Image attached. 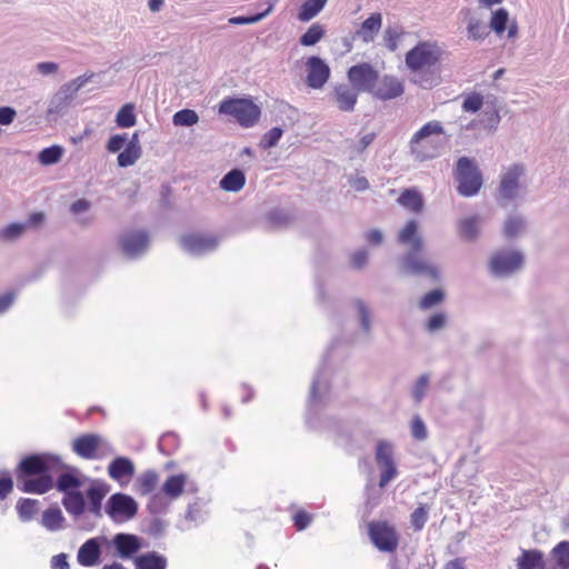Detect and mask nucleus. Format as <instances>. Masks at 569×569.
Listing matches in <instances>:
<instances>
[{
	"label": "nucleus",
	"instance_id": "f257e3e1",
	"mask_svg": "<svg viewBox=\"0 0 569 569\" xmlns=\"http://www.w3.org/2000/svg\"><path fill=\"white\" fill-rule=\"evenodd\" d=\"M64 467L61 458L52 453H31L17 466V487L26 493L43 495L53 488L52 472Z\"/></svg>",
	"mask_w": 569,
	"mask_h": 569
},
{
	"label": "nucleus",
	"instance_id": "f03ea898",
	"mask_svg": "<svg viewBox=\"0 0 569 569\" xmlns=\"http://www.w3.org/2000/svg\"><path fill=\"white\" fill-rule=\"evenodd\" d=\"M332 348L333 345L329 348L327 355L322 358L319 369L311 381L307 402L306 422L309 428L318 431L337 432L339 430V421L336 418L322 415L325 407L330 400V385L328 381L326 367L328 356Z\"/></svg>",
	"mask_w": 569,
	"mask_h": 569
},
{
	"label": "nucleus",
	"instance_id": "7ed1b4c3",
	"mask_svg": "<svg viewBox=\"0 0 569 569\" xmlns=\"http://www.w3.org/2000/svg\"><path fill=\"white\" fill-rule=\"evenodd\" d=\"M398 242L410 246L409 251L400 259V269L409 276H428L435 281L440 280V271L419 257L423 248V240L418 234V222L409 220L398 234Z\"/></svg>",
	"mask_w": 569,
	"mask_h": 569
},
{
	"label": "nucleus",
	"instance_id": "20e7f679",
	"mask_svg": "<svg viewBox=\"0 0 569 569\" xmlns=\"http://www.w3.org/2000/svg\"><path fill=\"white\" fill-rule=\"evenodd\" d=\"M445 133L441 122L431 120L425 123L410 139V153L416 160L425 161L440 154L441 143L432 139V136Z\"/></svg>",
	"mask_w": 569,
	"mask_h": 569
},
{
	"label": "nucleus",
	"instance_id": "39448f33",
	"mask_svg": "<svg viewBox=\"0 0 569 569\" xmlns=\"http://www.w3.org/2000/svg\"><path fill=\"white\" fill-rule=\"evenodd\" d=\"M219 113L233 117L244 127H252L260 118V108L248 99L227 98L219 104Z\"/></svg>",
	"mask_w": 569,
	"mask_h": 569
},
{
	"label": "nucleus",
	"instance_id": "423d86ee",
	"mask_svg": "<svg viewBox=\"0 0 569 569\" xmlns=\"http://www.w3.org/2000/svg\"><path fill=\"white\" fill-rule=\"evenodd\" d=\"M456 180L458 193L463 197L477 194L482 186V176L475 161L468 157H461L457 161Z\"/></svg>",
	"mask_w": 569,
	"mask_h": 569
},
{
	"label": "nucleus",
	"instance_id": "0eeeda50",
	"mask_svg": "<svg viewBox=\"0 0 569 569\" xmlns=\"http://www.w3.org/2000/svg\"><path fill=\"white\" fill-rule=\"evenodd\" d=\"M103 509L114 523H123L137 516L139 505L130 495L116 492L108 498Z\"/></svg>",
	"mask_w": 569,
	"mask_h": 569
},
{
	"label": "nucleus",
	"instance_id": "6e6552de",
	"mask_svg": "<svg viewBox=\"0 0 569 569\" xmlns=\"http://www.w3.org/2000/svg\"><path fill=\"white\" fill-rule=\"evenodd\" d=\"M142 548V538L134 533L118 532L112 538L106 537V551L113 558L134 559Z\"/></svg>",
	"mask_w": 569,
	"mask_h": 569
},
{
	"label": "nucleus",
	"instance_id": "1a4fd4ad",
	"mask_svg": "<svg viewBox=\"0 0 569 569\" xmlns=\"http://www.w3.org/2000/svg\"><path fill=\"white\" fill-rule=\"evenodd\" d=\"M368 536L372 545L381 552H395L399 546V533L388 521L369 522Z\"/></svg>",
	"mask_w": 569,
	"mask_h": 569
},
{
	"label": "nucleus",
	"instance_id": "9d476101",
	"mask_svg": "<svg viewBox=\"0 0 569 569\" xmlns=\"http://www.w3.org/2000/svg\"><path fill=\"white\" fill-rule=\"evenodd\" d=\"M523 254L518 250H501L492 254L489 271L496 278H506L521 269Z\"/></svg>",
	"mask_w": 569,
	"mask_h": 569
},
{
	"label": "nucleus",
	"instance_id": "9b49d317",
	"mask_svg": "<svg viewBox=\"0 0 569 569\" xmlns=\"http://www.w3.org/2000/svg\"><path fill=\"white\" fill-rule=\"evenodd\" d=\"M149 242V234L146 230L123 231L118 239L123 256L131 260L139 259L146 254Z\"/></svg>",
	"mask_w": 569,
	"mask_h": 569
},
{
	"label": "nucleus",
	"instance_id": "f8f14e48",
	"mask_svg": "<svg viewBox=\"0 0 569 569\" xmlns=\"http://www.w3.org/2000/svg\"><path fill=\"white\" fill-rule=\"evenodd\" d=\"M375 459L381 470L379 487L385 488L398 475V469L393 460L392 445L387 440L378 441Z\"/></svg>",
	"mask_w": 569,
	"mask_h": 569
},
{
	"label": "nucleus",
	"instance_id": "ddd939ff",
	"mask_svg": "<svg viewBox=\"0 0 569 569\" xmlns=\"http://www.w3.org/2000/svg\"><path fill=\"white\" fill-rule=\"evenodd\" d=\"M347 77L350 86L357 91L372 93L379 73L370 63L362 62L350 67Z\"/></svg>",
	"mask_w": 569,
	"mask_h": 569
},
{
	"label": "nucleus",
	"instance_id": "4468645a",
	"mask_svg": "<svg viewBox=\"0 0 569 569\" xmlns=\"http://www.w3.org/2000/svg\"><path fill=\"white\" fill-rule=\"evenodd\" d=\"M438 60V53L428 42H419L406 53V64L410 71L433 67Z\"/></svg>",
	"mask_w": 569,
	"mask_h": 569
},
{
	"label": "nucleus",
	"instance_id": "2eb2a0df",
	"mask_svg": "<svg viewBox=\"0 0 569 569\" xmlns=\"http://www.w3.org/2000/svg\"><path fill=\"white\" fill-rule=\"evenodd\" d=\"M103 547L106 548V536H97L86 540L78 549V563L88 568L100 565Z\"/></svg>",
	"mask_w": 569,
	"mask_h": 569
},
{
	"label": "nucleus",
	"instance_id": "dca6fc26",
	"mask_svg": "<svg viewBox=\"0 0 569 569\" xmlns=\"http://www.w3.org/2000/svg\"><path fill=\"white\" fill-rule=\"evenodd\" d=\"M180 246L192 256H202L213 252L219 246V239L208 234H186L180 238Z\"/></svg>",
	"mask_w": 569,
	"mask_h": 569
},
{
	"label": "nucleus",
	"instance_id": "f3484780",
	"mask_svg": "<svg viewBox=\"0 0 569 569\" xmlns=\"http://www.w3.org/2000/svg\"><path fill=\"white\" fill-rule=\"evenodd\" d=\"M306 83L311 89H321L330 78L329 66L318 56H311L307 59Z\"/></svg>",
	"mask_w": 569,
	"mask_h": 569
},
{
	"label": "nucleus",
	"instance_id": "a211bd4d",
	"mask_svg": "<svg viewBox=\"0 0 569 569\" xmlns=\"http://www.w3.org/2000/svg\"><path fill=\"white\" fill-rule=\"evenodd\" d=\"M110 486L104 481L93 480L86 489L87 509L94 518L102 517V501L108 495Z\"/></svg>",
	"mask_w": 569,
	"mask_h": 569
},
{
	"label": "nucleus",
	"instance_id": "6ab92c4d",
	"mask_svg": "<svg viewBox=\"0 0 569 569\" xmlns=\"http://www.w3.org/2000/svg\"><path fill=\"white\" fill-rule=\"evenodd\" d=\"M403 92V83L397 77L385 74L378 79L371 94L378 100L388 101L402 96Z\"/></svg>",
	"mask_w": 569,
	"mask_h": 569
},
{
	"label": "nucleus",
	"instance_id": "aec40b11",
	"mask_svg": "<svg viewBox=\"0 0 569 569\" xmlns=\"http://www.w3.org/2000/svg\"><path fill=\"white\" fill-rule=\"evenodd\" d=\"M523 168L519 164L512 166L501 178L499 186V196L498 200L502 203V201H511L513 200L519 190V178L522 174Z\"/></svg>",
	"mask_w": 569,
	"mask_h": 569
},
{
	"label": "nucleus",
	"instance_id": "412c9836",
	"mask_svg": "<svg viewBox=\"0 0 569 569\" xmlns=\"http://www.w3.org/2000/svg\"><path fill=\"white\" fill-rule=\"evenodd\" d=\"M62 469H66V471L58 476L53 487H56V489L63 495L79 491L84 482V477L81 475L79 469L67 466H64Z\"/></svg>",
	"mask_w": 569,
	"mask_h": 569
},
{
	"label": "nucleus",
	"instance_id": "4be33fe9",
	"mask_svg": "<svg viewBox=\"0 0 569 569\" xmlns=\"http://www.w3.org/2000/svg\"><path fill=\"white\" fill-rule=\"evenodd\" d=\"M134 471V463L128 457L118 456L108 465V476L120 485L128 482L133 477Z\"/></svg>",
	"mask_w": 569,
	"mask_h": 569
},
{
	"label": "nucleus",
	"instance_id": "5701e85b",
	"mask_svg": "<svg viewBox=\"0 0 569 569\" xmlns=\"http://www.w3.org/2000/svg\"><path fill=\"white\" fill-rule=\"evenodd\" d=\"M359 93V91L347 83L337 84L332 92L337 107L342 112H352L355 110Z\"/></svg>",
	"mask_w": 569,
	"mask_h": 569
},
{
	"label": "nucleus",
	"instance_id": "b1692460",
	"mask_svg": "<svg viewBox=\"0 0 569 569\" xmlns=\"http://www.w3.org/2000/svg\"><path fill=\"white\" fill-rule=\"evenodd\" d=\"M206 503L200 499H197L194 502L189 503L187 511L183 517V521L179 526L181 530H190L202 525L208 517V511L206 510Z\"/></svg>",
	"mask_w": 569,
	"mask_h": 569
},
{
	"label": "nucleus",
	"instance_id": "393cba45",
	"mask_svg": "<svg viewBox=\"0 0 569 569\" xmlns=\"http://www.w3.org/2000/svg\"><path fill=\"white\" fill-rule=\"evenodd\" d=\"M101 443V437L94 433H87L76 438L72 442L73 451L81 458L93 459Z\"/></svg>",
	"mask_w": 569,
	"mask_h": 569
},
{
	"label": "nucleus",
	"instance_id": "a878e982",
	"mask_svg": "<svg viewBox=\"0 0 569 569\" xmlns=\"http://www.w3.org/2000/svg\"><path fill=\"white\" fill-rule=\"evenodd\" d=\"M382 26V14L380 12L371 13L356 30L355 37L365 43L372 42Z\"/></svg>",
	"mask_w": 569,
	"mask_h": 569
},
{
	"label": "nucleus",
	"instance_id": "bb28decb",
	"mask_svg": "<svg viewBox=\"0 0 569 569\" xmlns=\"http://www.w3.org/2000/svg\"><path fill=\"white\" fill-rule=\"evenodd\" d=\"M134 569H167V558L157 551H147L133 559Z\"/></svg>",
	"mask_w": 569,
	"mask_h": 569
},
{
	"label": "nucleus",
	"instance_id": "cd10ccee",
	"mask_svg": "<svg viewBox=\"0 0 569 569\" xmlns=\"http://www.w3.org/2000/svg\"><path fill=\"white\" fill-rule=\"evenodd\" d=\"M86 492L74 491L70 492L68 495H63L62 498V506L64 507L66 511L73 517L74 519H78L81 517L87 509V501H86Z\"/></svg>",
	"mask_w": 569,
	"mask_h": 569
},
{
	"label": "nucleus",
	"instance_id": "c85d7f7f",
	"mask_svg": "<svg viewBox=\"0 0 569 569\" xmlns=\"http://www.w3.org/2000/svg\"><path fill=\"white\" fill-rule=\"evenodd\" d=\"M481 218L478 214L463 218L459 221V236L469 242H473L480 234Z\"/></svg>",
	"mask_w": 569,
	"mask_h": 569
},
{
	"label": "nucleus",
	"instance_id": "c756f323",
	"mask_svg": "<svg viewBox=\"0 0 569 569\" xmlns=\"http://www.w3.org/2000/svg\"><path fill=\"white\" fill-rule=\"evenodd\" d=\"M518 569H546L543 553L537 549L522 550L517 559Z\"/></svg>",
	"mask_w": 569,
	"mask_h": 569
},
{
	"label": "nucleus",
	"instance_id": "7c9ffc66",
	"mask_svg": "<svg viewBox=\"0 0 569 569\" xmlns=\"http://www.w3.org/2000/svg\"><path fill=\"white\" fill-rule=\"evenodd\" d=\"M246 183L244 172L234 168L228 171L220 180L219 186L222 190L228 192H238L240 191Z\"/></svg>",
	"mask_w": 569,
	"mask_h": 569
},
{
	"label": "nucleus",
	"instance_id": "2f4dec72",
	"mask_svg": "<svg viewBox=\"0 0 569 569\" xmlns=\"http://www.w3.org/2000/svg\"><path fill=\"white\" fill-rule=\"evenodd\" d=\"M398 202L413 213H419L423 209V198L421 193L413 188L405 189L399 196Z\"/></svg>",
	"mask_w": 569,
	"mask_h": 569
},
{
	"label": "nucleus",
	"instance_id": "473e14b6",
	"mask_svg": "<svg viewBox=\"0 0 569 569\" xmlns=\"http://www.w3.org/2000/svg\"><path fill=\"white\" fill-rule=\"evenodd\" d=\"M353 308L356 310V316L359 322L360 330L369 336L372 329L371 322V310L367 302L360 298H356L352 301Z\"/></svg>",
	"mask_w": 569,
	"mask_h": 569
},
{
	"label": "nucleus",
	"instance_id": "72a5a7b5",
	"mask_svg": "<svg viewBox=\"0 0 569 569\" xmlns=\"http://www.w3.org/2000/svg\"><path fill=\"white\" fill-rule=\"evenodd\" d=\"M187 486V475L178 473L169 476L162 485V492L170 499H177Z\"/></svg>",
	"mask_w": 569,
	"mask_h": 569
},
{
	"label": "nucleus",
	"instance_id": "f704fd0d",
	"mask_svg": "<svg viewBox=\"0 0 569 569\" xmlns=\"http://www.w3.org/2000/svg\"><path fill=\"white\" fill-rule=\"evenodd\" d=\"M64 517L59 507H50L42 513L41 525L49 531L54 532L63 528Z\"/></svg>",
	"mask_w": 569,
	"mask_h": 569
},
{
	"label": "nucleus",
	"instance_id": "c9c22d12",
	"mask_svg": "<svg viewBox=\"0 0 569 569\" xmlns=\"http://www.w3.org/2000/svg\"><path fill=\"white\" fill-rule=\"evenodd\" d=\"M159 481V476L154 470H147L142 472L136 481L137 491L147 496L154 491Z\"/></svg>",
	"mask_w": 569,
	"mask_h": 569
},
{
	"label": "nucleus",
	"instance_id": "e433bc0d",
	"mask_svg": "<svg viewBox=\"0 0 569 569\" xmlns=\"http://www.w3.org/2000/svg\"><path fill=\"white\" fill-rule=\"evenodd\" d=\"M328 0H306L299 8L298 19L302 22L310 21L325 8Z\"/></svg>",
	"mask_w": 569,
	"mask_h": 569
},
{
	"label": "nucleus",
	"instance_id": "4c0bfd02",
	"mask_svg": "<svg viewBox=\"0 0 569 569\" xmlns=\"http://www.w3.org/2000/svg\"><path fill=\"white\" fill-rule=\"evenodd\" d=\"M38 505L39 502L36 499L20 498L16 506L19 519L22 522L30 521L38 512Z\"/></svg>",
	"mask_w": 569,
	"mask_h": 569
},
{
	"label": "nucleus",
	"instance_id": "58836bf2",
	"mask_svg": "<svg viewBox=\"0 0 569 569\" xmlns=\"http://www.w3.org/2000/svg\"><path fill=\"white\" fill-rule=\"evenodd\" d=\"M266 218L268 223L274 229L284 228L292 221V216L287 210L281 208L271 209L267 213Z\"/></svg>",
	"mask_w": 569,
	"mask_h": 569
},
{
	"label": "nucleus",
	"instance_id": "ea45409f",
	"mask_svg": "<svg viewBox=\"0 0 569 569\" xmlns=\"http://www.w3.org/2000/svg\"><path fill=\"white\" fill-rule=\"evenodd\" d=\"M63 148L58 144H53L47 148H43L38 153V160L43 166H51L58 163L63 156Z\"/></svg>",
	"mask_w": 569,
	"mask_h": 569
},
{
	"label": "nucleus",
	"instance_id": "a19ab883",
	"mask_svg": "<svg viewBox=\"0 0 569 569\" xmlns=\"http://www.w3.org/2000/svg\"><path fill=\"white\" fill-rule=\"evenodd\" d=\"M137 118L134 114V107L127 103L120 108L116 116V123L119 128H131L136 124Z\"/></svg>",
	"mask_w": 569,
	"mask_h": 569
},
{
	"label": "nucleus",
	"instance_id": "79ce46f5",
	"mask_svg": "<svg viewBox=\"0 0 569 569\" xmlns=\"http://www.w3.org/2000/svg\"><path fill=\"white\" fill-rule=\"evenodd\" d=\"M325 36V29L319 23L311 24L308 30L300 37V44L303 47H312L317 44Z\"/></svg>",
	"mask_w": 569,
	"mask_h": 569
},
{
	"label": "nucleus",
	"instance_id": "37998d69",
	"mask_svg": "<svg viewBox=\"0 0 569 569\" xmlns=\"http://www.w3.org/2000/svg\"><path fill=\"white\" fill-rule=\"evenodd\" d=\"M402 36L403 30L401 27L388 26L383 31V44L389 51L395 52Z\"/></svg>",
	"mask_w": 569,
	"mask_h": 569
},
{
	"label": "nucleus",
	"instance_id": "c03bdc74",
	"mask_svg": "<svg viewBox=\"0 0 569 569\" xmlns=\"http://www.w3.org/2000/svg\"><path fill=\"white\" fill-rule=\"evenodd\" d=\"M199 121L198 113L192 109H181L172 117V123L176 127H192Z\"/></svg>",
	"mask_w": 569,
	"mask_h": 569
},
{
	"label": "nucleus",
	"instance_id": "a18cd8bd",
	"mask_svg": "<svg viewBox=\"0 0 569 569\" xmlns=\"http://www.w3.org/2000/svg\"><path fill=\"white\" fill-rule=\"evenodd\" d=\"M179 447V437L174 432L163 433L158 441V449L164 456H171Z\"/></svg>",
	"mask_w": 569,
	"mask_h": 569
},
{
	"label": "nucleus",
	"instance_id": "49530a36",
	"mask_svg": "<svg viewBox=\"0 0 569 569\" xmlns=\"http://www.w3.org/2000/svg\"><path fill=\"white\" fill-rule=\"evenodd\" d=\"M413 78L412 81L416 84H419L423 89H431L438 84V76L435 71L430 70H420V71H412Z\"/></svg>",
	"mask_w": 569,
	"mask_h": 569
},
{
	"label": "nucleus",
	"instance_id": "de8ad7c7",
	"mask_svg": "<svg viewBox=\"0 0 569 569\" xmlns=\"http://www.w3.org/2000/svg\"><path fill=\"white\" fill-rule=\"evenodd\" d=\"M509 21V13L506 9L499 8L492 12L489 28L497 34H502Z\"/></svg>",
	"mask_w": 569,
	"mask_h": 569
},
{
	"label": "nucleus",
	"instance_id": "09e8293b",
	"mask_svg": "<svg viewBox=\"0 0 569 569\" xmlns=\"http://www.w3.org/2000/svg\"><path fill=\"white\" fill-rule=\"evenodd\" d=\"M551 555L560 569L569 568V541H560L557 543Z\"/></svg>",
	"mask_w": 569,
	"mask_h": 569
},
{
	"label": "nucleus",
	"instance_id": "8fccbe9b",
	"mask_svg": "<svg viewBox=\"0 0 569 569\" xmlns=\"http://www.w3.org/2000/svg\"><path fill=\"white\" fill-rule=\"evenodd\" d=\"M445 299V292L442 289H432L425 293L419 301V308L422 310L431 309L440 305Z\"/></svg>",
	"mask_w": 569,
	"mask_h": 569
},
{
	"label": "nucleus",
	"instance_id": "3c124183",
	"mask_svg": "<svg viewBox=\"0 0 569 569\" xmlns=\"http://www.w3.org/2000/svg\"><path fill=\"white\" fill-rule=\"evenodd\" d=\"M429 381H430V375L429 373H422L413 383L411 396L416 403H420L428 391L429 388Z\"/></svg>",
	"mask_w": 569,
	"mask_h": 569
},
{
	"label": "nucleus",
	"instance_id": "603ef678",
	"mask_svg": "<svg viewBox=\"0 0 569 569\" xmlns=\"http://www.w3.org/2000/svg\"><path fill=\"white\" fill-rule=\"evenodd\" d=\"M526 221L520 216H510L503 227V234L506 238H515L523 229Z\"/></svg>",
	"mask_w": 569,
	"mask_h": 569
},
{
	"label": "nucleus",
	"instance_id": "864d4df0",
	"mask_svg": "<svg viewBox=\"0 0 569 569\" xmlns=\"http://www.w3.org/2000/svg\"><path fill=\"white\" fill-rule=\"evenodd\" d=\"M429 518V509L426 505H420L410 515V523L415 531L423 529Z\"/></svg>",
	"mask_w": 569,
	"mask_h": 569
},
{
	"label": "nucleus",
	"instance_id": "5fc2aeb1",
	"mask_svg": "<svg viewBox=\"0 0 569 569\" xmlns=\"http://www.w3.org/2000/svg\"><path fill=\"white\" fill-rule=\"evenodd\" d=\"M272 10V6H269L264 11L249 16H237L229 19L230 24L242 26L253 24L264 19Z\"/></svg>",
	"mask_w": 569,
	"mask_h": 569
},
{
	"label": "nucleus",
	"instance_id": "6e6d98bb",
	"mask_svg": "<svg viewBox=\"0 0 569 569\" xmlns=\"http://www.w3.org/2000/svg\"><path fill=\"white\" fill-rule=\"evenodd\" d=\"M467 32L468 38L473 40H483L489 34L488 27L477 19L469 20Z\"/></svg>",
	"mask_w": 569,
	"mask_h": 569
},
{
	"label": "nucleus",
	"instance_id": "4d7b16f0",
	"mask_svg": "<svg viewBox=\"0 0 569 569\" xmlns=\"http://www.w3.org/2000/svg\"><path fill=\"white\" fill-rule=\"evenodd\" d=\"M141 152L133 150V147H124L122 151L119 152L117 162L121 168H128L136 163V161L140 158Z\"/></svg>",
	"mask_w": 569,
	"mask_h": 569
},
{
	"label": "nucleus",
	"instance_id": "13d9d810",
	"mask_svg": "<svg viewBox=\"0 0 569 569\" xmlns=\"http://www.w3.org/2000/svg\"><path fill=\"white\" fill-rule=\"evenodd\" d=\"M282 134L283 130L280 127H273L263 134L260 141V147L264 150L276 147Z\"/></svg>",
	"mask_w": 569,
	"mask_h": 569
},
{
	"label": "nucleus",
	"instance_id": "bf43d9fd",
	"mask_svg": "<svg viewBox=\"0 0 569 569\" xmlns=\"http://www.w3.org/2000/svg\"><path fill=\"white\" fill-rule=\"evenodd\" d=\"M483 104V97L478 92L468 94L462 101V110L465 112L476 113Z\"/></svg>",
	"mask_w": 569,
	"mask_h": 569
},
{
	"label": "nucleus",
	"instance_id": "052dcab7",
	"mask_svg": "<svg viewBox=\"0 0 569 569\" xmlns=\"http://www.w3.org/2000/svg\"><path fill=\"white\" fill-rule=\"evenodd\" d=\"M71 101L63 97L59 91L51 98L48 107L49 114H61L66 110Z\"/></svg>",
	"mask_w": 569,
	"mask_h": 569
},
{
	"label": "nucleus",
	"instance_id": "680f3d73",
	"mask_svg": "<svg viewBox=\"0 0 569 569\" xmlns=\"http://www.w3.org/2000/svg\"><path fill=\"white\" fill-rule=\"evenodd\" d=\"M411 435L416 440L422 441L428 437L426 423L420 416H415L411 420Z\"/></svg>",
	"mask_w": 569,
	"mask_h": 569
},
{
	"label": "nucleus",
	"instance_id": "e2e57ef3",
	"mask_svg": "<svg viewBox=\"0 0 569 569\" xmlns=\"http://www.w3.org/2000/svg\"><path fill=\"white\" fill-rule=\"evenodd\" d=\"M167 527L168 523L164 520L153 517L149 521L146 532L153 538H160L163 536Z\"/></svg>",
	"mask_w": 569,
	"mask_h": 569
},
{
	"label": "nucleus",
	"instance_id": "0e129e2a",
	"mask_svg": "<svg viewBox=\"0 0 569 569\" xmlns=\"http://www.w3.org/2000/svg\"><path fill=\"white\" fill-rule=\"evenodd\" d=\"M27 229L26 223L13 222L8 224L2 231L1 237L6 240H13L19 238Z\"/></svg>",
	"mask_w": 569,
	"mask_h": 569
},
{
	"label": "nucleus",
	"instance_id": "69168bd1",
	"mask_svg": "<svg viewBox=\"0 0 569 569\" xmlns=\"http://www.w3.org/2000/svg\"><path fill=\"white\" fill-rule=\"evenodd\" d=\"M13 489V479L8 470L0 471V500L6 499Z\"/></svg>",
	"mask_w": 569,
	"mask_h": 569
},
{
	"label": "nucleus",
	"instance_id": "338daca9",
	"mask_svg": "<svg viewBox=\"0 0 569 569\" xmlns=\"http://www.w3.org/2000/svg\"><path fill=\"white\" fill-rule=\"evenodd\" d=\"M127 140V133L113 134L107 141L106 148L111 153L120 152L122 148L124 149Z\"/></svg>",
	"mask_w": 569,
	"mask_h": 569
},
{
	"label": "nucleus",
	"instance_id": "774afa93",
	"mask_svg": "<svg viewBox=\"0 0 569 569\" xmlns=\"http://www.w3.org/2000/svg\"><path fill=\"white\" fill-rule=\"evenodd\" d=\"M482 116H483V126L485 128L487 129H490V130H495L497 129L499 122H500V116H499V111L496 110L495 108H486L482 112Z\"/></svg>",
	"mask_w": 569,
	"mask_h": 569
}]
</instances>
